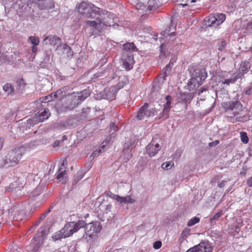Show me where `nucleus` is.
I'll use <instances>...</instances> for the list:
<instances>
[{"label":"nucleus","instance_id":"f257e3e1","mask_svg":"<svg viewBox=\"0 0 252 252\" xmlns=\"http://www.w3.org/2000/svg\"><path fill=\"white\" fill-rule=\"evenodd\" d=\"M78 11L85 18L93 20L85 21L84 23L93 28V32L98 34L107 27L114 23V15L102 10L91 3L83 1L78 6Z\"/></svg>","mask_w":252,"mask_h":252},{"label":"nucleus","instance_id":"f03ea898","mask_svg":"<svg viewBox=\"0 0 252 252\" xmlns=\"http://www.w3.org/2000/svg\"><path fill=\"white\" fill-rule=\"evenodd\" d=\"M191 77L188 83V89L190 91H195V94L200 95L204 92H207V89L201 88L196 89L203 83L207 76L205 68L202 66H189V67Z\"/></svg>","mask_w":252,"mask_h":252},{"label":"nucleus","instance_id":"7ed1b4c3","mask_svg":"<svg viewBox=\"0 0 252 252\" xmlns=\"http://www.w3.org/2000/svg\"><path fill=\"white\" fill-rule=\"evenodd\" d=\"M222 107L226 111L230 110L232 112L233 116H230V118L233 119V123L235 122H244L247 121V117L245 116H238L234 119V117L239 114L243 110V105L238 100L233 99L232 100L224 102Z\"/></svg>","mask_w":252,"mask_h":252},{"label":"nucleus","instance_id":"20e7f679","mask_svg":"<svg viewBox=\"0 0 252 252\" xmlns=\"http://www.w3.org/2000/svg\"><path fill=\"white\" fill-rule=\"evenodd\" d=\"M25 153L23 148H16L9 151L3 158V166L9 167L17 165Z\"/></svg>","mask_w":252,"mask_h":252},{"label":"nucleus","instance_id":"39448f33","mask_svg":"<svg viewBox=\"0 0 252 252\" xmlns=\"http://www.w3.org/2000/svg\"><path fill=\"white\" fill-rule=\"evenodd\" d=\"M89 95V91L87 90H84L81 92L74 93L73 94L68 96V100L69 101V102L65 106V109L67 110H72Z\"/></svg>","mask_w":252,"mask_h":252},{"label":"nucleus","instance_id":"423d86ee","mask_svg":"<svg viewBox=\"0 0 252 252\" xmlns=\"http://www.w3.org/2000/svg\"><path fill=\"white\" fill-rule=\"evenodd\" d=\"M82 115H74L70 116L65 120L60 121L56 124L58 128H70L74 127L82 122Z\"/></svg>","mask_w":252,"mask_h":252},{"label":"nucleus","instance_id":"0eeeda50","mask_svg":"<svg viewBox=\"0 0 252 252\" xmlns=\"http://www.w3.org/2000/svg\"><path fill=\"white\" fill-rule=\"evenodd\" d=\"M225 19V15L222 13H215L206 18L203 24L207 27L216 28L222 23Z\"/></svg>","mask_w":252,"mask_h":252},{"label":"nucleus","instance_id":"6e6552de","mask_svg":"<svg viewBox=\"0 0 252 252\" xmlns=\"http://www.w3.org/2000/svg\"><path fill=\"white\" fill-rule=\"evenodd\" d=\"M85 225V221L84 220H78L76 222H69L64 225L62 229V231H63L64 236L68 237L77 232L81 227H84Z\"/></svg>","mask_w":252,"mask_h":252},{"label":"nucleus","instance_id":"1a4fd4ad","mask_svg":"<svg viewBox=\"0 0 252 252\" xmlns=\"http://www.w3.org/2000/svg\"><path fill=\"white\" fill-rule=\"evenodd\" d=\"M50 115V113L49 109L44 108L43 111L41 110L40 112H38L33 117L29 119L28 123L31 125H35L48 119Z\"/></svg>","mask_w":252,"mask_h":252},{"label":"nucleus","instance_id":"9d476101","mask_svg":"<svg viewBox=\"0 0 252 252\" xmlns=\"http://www.w3.org/2000/svg\"><path fill=\"white\" fill-rule=\"evenodd\" d=\"M85 233L90 237L95 235L99 233L101 229V226L98 221H94L88 224L85 222Z\"/></svg>","mask_w":252,"mask_h":252},{"label":"nucleus","instance_id":"9b49d317","mask_svg":"<svg viewBox=\"0 0 252 252\" xmlns=\"http://www.w3.org/2000/svg\"><path fill=\"white\" fill-rule=\"evenodd\" d=\"M45 230L41 227L34 238V244L31 252H40L39 249L44 240V235L45 234Z\"/></svg>","mask_w":252,"mask_h":252},{"label":"nucleus","instance_id":"f8f14e48","mask_svg":"<svg viewBox=\"0 0 252 252\" xmlns=\"http://www.w3.org/2000/svg\"><path fill=\"white\" fill-rule=\"evenodd\" d=\"M62 43V39L55 35H44L42 44L46 45H51L55 47H58Z\"/></svg>","mask_w":252,"mask_h":252},{"label":"nucleus","instance_id":"ddd939ff","mask_svg":"<svg viewBox=\"0 0 252 252\" xmlns=\"http://www.w3.org/2000/svg\"><path fill=\"white\" fill-rule=\"evenodd\" d=\"M55 50L59 55H64L68 58L71 57L73 55L71 48L65 43H61L60 46L56 47Z\"/></svg>","mask_w":252,"mask_h":252},{"label":"nucleus","instance_id":"4468645a","mask_svg":"<svg viewBox=\"0 0 252 252\" xmlns=\"http://www.w3.org/2000/svg\"><path fill=\"white\" fill-rule=\"evenodd\" d=\"M121 58L123 65L124 66L126 70L128 71L131 69L134 63L133 55L122 54Z\"/></svg>","mask_w":252,"mask_h":252},{"label":"nucleus","instance_id":"2eb2a0df","mask_svg":"<svg viewBox=\"0 0 252 252\" xmlns=\"http://www.w3.org/2000/svg\"><path fill=\"white\" fill-rule=\"evenodd\" d=\"M159 145L156 139H153L151 142L146 147L147 153L150 157H154L159 151Z\"/></svg>","mask_w":252,"mask_h":252},{"label":"nucleus","instance_id":"dca6fc26","mask_svg":"<svg viewBox=\"0 0 252 252\" xmlns=\"http://www.w3.org/2000/svg\"><path fill=\"white\" fill-rule=\"evenodd\" d=\"M25 212L23 209L14 206L9 210V215L16 220H22Z\"/></svg>","mask_w":252,"mask_h":252},{"label":"nucleus","instance_id":"f3484780","mask_svg":"<svg viewBox=\"0 0 252 252\" xmlns=\"http://www.w3.org/2000/svg\"><path fill=\"white\" fill-rule=\"evenodd\" d=\"M113 198L117 201L121 205L128 203L133 204L135 202V200L132 195H127L125 197H122L119 195L113 194Z\"/></svg>","mask_w":252,"mask_h":252},{"label":"nucleus","instance_id":"a211bd4d","mask_svg":"<svg viewBox=\"0 0 252 252\" xmlns=\"http://www.w3.org/2000/svg\"><path fill=\"white\" fill-rule=\"evenodd\" d=\"M166 103L164 105V108L162 112L161 115L159 117L162 120H165L169 117V112L171 108V103L172 97L170 95H167L165 97Z\"/></svg>","mask_w":252,"mask_h":252},{"label":"nucleus","instance_id":"6ab92c4d","mask_svg":"<svg viewBox=\"0 0 252 252\" xmlns=\"http://www.w3.org/2000/svg\"><path fill=\"white\" fill-rule=\"evenodd\" d=\"M37 6L40 10H49L54 8L55 1L54 0H39Z\"/></svg>","mask_w":252,"mask_h":252},{"label":"nucleus","instance_id":"aec40b11","mask_svg":"<svg viewBox=\"0 0 252 252\" xmlns=\"http://www.w3.org/2000/svg\"><path fill=\"white\" fill-rule=\"evenodd\" d=\"M101 96L105 99L109 101L113 100L116 97V92L114 88L105 89L100 93Z\"/></svg>","mask_w":252,"mask_h":252},{"label":"nucleus","instance_id":"412c9836","mask_svg":"<svg viewBox=\"0 0 252 252\" xmlns=\"http://www.w3.org/2000/svg\"><path fill=\"white\" fill-rule=\"evenodd\" d=\"M251 64L249 62H244L240 64V66L238 69V71L236 72V74L238 76H240V78L242 79L244 75L247 73L249 69H250Z\"/></svg>","mask_w":252,"mask_h":252},{"label":"nucleus","instance_id":"4be33fe9","mask_svg":"<svg viewBox=\"0 0 252 252\" xmlns=\"http://www.w3.org/2000/svg\"><path fill=\"white\" fill-rule=\"evenodd\" d=\"M66 87H63L58 90L55 93L52 94L50 96L52 98L61 100L66 94Z\"/></svg>","mask_w":252,"mask_h":252},{"label":"nucleus","instance_id":"5701e85b","mask_svg":"<svg viewBox=\"0 0 252 252\" xmlns=\"http://www.w3.org/2000/svg\"><path fill=\"white\" fill-rule=\"evenodd\" d=\"M136 47L133 43H126L123 45L122 54H132V52L136 51Z\"/></svg>","mask_w":252,"mask_h":252},{"label":"nucleus","instance_id":"b1692460","mask_svg":"<svg viewBox=\"0 0 252 252\" xmlns=\"http://www.w3.org/2000/svg\"><path fill=\"white\" fill-rule=\"evenodd\" d=\"M197 246L202 252H212L213 248L208 241H202Z\"/></svg>","mask_w":252,"mask_h":252},{"label":"nucleus","instance_id":"393cba45","mask_svg":"<svg viewBox=\"0 0 252 252\" xmlns=\"http://www.w3.org/2000/svg\"><path fill=\"white\" fill-rule=\"evenodd\" d=\"M161 5V3L158 0H148L147 5L144 6L148 10H152L158 8Z\"/></svg>","mask_w":252,"mask_h":252},{"label":"nucleus","instance_id":"a878e982","mask_svg":"<svg viewBox=\"0 0 252 252\" xmlns=\"http://www.w3.org/2000/svg\"><path fill=\"white\" fill-rule=\"evenodd\" d=\"M240 78V76H238L236 74H234L229 78L222 79L221 82L222 84L229 85L230 83L234 84Z\"/></svg>","mask_w":252,"mask_h":252},{"label":"nucleus","instance_id":"bb28decb","mask_svg":"<svg viewBox=\"0 0 252 252\" xmlns=\"http://www.w3.org/2000/svg\"><path fill=\"white\" fill-rule=\"evenodd\" d=\"M148 104L145 103L137 112L136 118L138 120H142L144 116H146V110L148 108Z\"/></svg>","mask_w":252,"mask_h":252},{"label":"nucleus","instance_id":"cd10ccee","mask_svg":"<svg viewBox=\"0 0 252 252\" xmlns=\"http://www.w3.org/2000/svg\"><path fill=\"white\" fill-rule=\"evenodd\" d=\"M105 142L106 144L108 143L109 142L107 141V140H106L105 141H104L102 143V145L101 146V147L98 149V150H96L95 151H94L93 154L91 155V157H92L93 158H94L95 157H96L97 156H99V155L102 152V151H104V149L105 147V146L106 145H104V143Z\"/></svg>","mask_w":252,"mask_h":252},{"label":"nucleus","instance_id":"c85d7f7f","mask_svg":"<svg viewBox=\"0 0 252 252\" xmlns=\"http://www.w3.org/2000/svg\"><path fill=\"white\" fill-rule=\"evenodd\" d=\"M192 94L189 93H180L179 98L184 102H187L192 99Z\"/></svg>","mask_w":252,"mask_h":252},{"label":"nucleus","instance_id":"c756f323","mask_svg":"<svg viewBox=\"0 0 252 252\" xmlns=\"http://www.w3.org/2000/svg\"><path fill=\"white\" fill-rule=\"evenodd\" d=\"M118 129L117 126L114 123H111L109 126V133L110 139L114 138L115 137V132Z\"/></svg>","mask_w":252,"mask_h":252},{"label":"nucleus","instance_id":"7c9ffc66","mask_svg":"<svg viewBox=\"0 0 252 252\" xmlns=\"http://www.w3.org/2000/svg\"><path fill=\"white\" fill-rule=\"evenodd\" d=\"M175 26L173 25H171L168 29L165 30L163 32V36H173L175 35Z\"/></svg>","mask_w":252,"mask_h":252},{"label":"nucleus","instance_id":"2f4dec72","mask_svg":"<svg viewBox=\"0 0 252 252\" xmlns=\"http://www.w3.org/2000/svg\"><path fill=\"white\" fill-rule=\"evenodd\" d=\"M63 231H62V229L56 232L55 233L52 238L55 241H56L57 240H61L62 238H66V237L64 236V233H63Z\"/></svg>","mask_w":252,"mask_h":252},{"label":"nucleus","instance_id":"473e14b6","mask_svg":"<svg viewBox=\"0 0 252 252\" xmlns=\"http://www.w3.org/2000/svg\"><path fill=\"white\" fill-rule=\"evenodd\" d=\"M53 57L52 52L51 49H48L45 51L44 53V59L43 61L45 63L50 62L51 58Z\"/></svg>","mask_w":252,"mask_h":252},{"label":"nucleus","instance_id":"72a5a7b5","mask_svg":"<svg viewBox=\"0 0 252 252\" xmlns=\"http://www.w3.org/2000/svg\"><path fill=\"white\" fill-rule=\"evenodd\" d=\"M28 42L29 43L32 44V46H38L39 44L40 41L38 37L35 36H30L28 39Z\"/></svg>","mask_w":252,"mask_h":252},{"label":"nucleus","instance_id":"f704fd0d","mask_svg":"<svg viewBox=\"0 0 252 252\" xmlns=\"http://www.w3.org/2000/svg\"><path fill=\"white\" fill-rule=\"evenodd\" d=\"M3 90L6 92L8 94H12L14 92L13 87L9 83L5 84L3 87Z\"/></svg>","mask_w":252,"mask_h":252},{"label":"nucleus","instance_id":"c9c22d12","mask_svg":"<svg viewBox=\"0 0 252 252\" xmlns=\"http://www.w3.org/2000/svg\"><path fill=\"white\" fill-rule=\"evenodd\" d=\"M13 55H7L6 54H2L0 56V60L1 62L4 63H9L12 59Z\"/></svg>","mask_w":252,"mask_h":252},{"label":"nucleus","instance_id":"e433bc0d","mask_svg":"<svg viewBox=\"0 0 252 252\" xmlns=\"http://www.w3.org/2000/svg\"><path fill=\"white\" fill-rule=\"evenodd\" d=\"M173 165V162L172 161H169L162 163L161 165V168L163 169L168 170L170 169Z\"/></svg>","mask_w":252,"mask_h":252},{"label":"nucleus","instance_id":"4c0bfd02","mask_svg":"<svg viewBox=\"0 0 252 252\" xmlns=\"http://www.w3.org/2000/svg\"><path fill=\"white\" fill-rule=\"evenodd\" d=\"M189 234V231L187 230H184L182 232L180 238L179 239V241L180 242V243H183L184 240H186L187 236Z\"/></svg>","mask_w":252,"mask_h":252},{"label":"nucleus","instance_id":"58836bf2","mask_svg":"<svg viewBox=\"0 0 252 252\" xmlns=\"http://www.w3.org/2000/svg\"><path fill=\"white\" fill-rule=\"evenodd\" d=\"M200 220V219L197 217H194L192 219H190L188 222L187 225L188 226H191L199 222Z\"/></svg>","mask_w":252,"mask_h":252},{"label":"nucleus","instance_id":"ea45409f","mask_svg":"<svg viewBox=\"0 0 252 252\" xmlns=\"http://www.w3.org/2000/svg\"><path fill=\"white\" fill-rule=\"evenodd\" d=\"M222 215V212L220 211L215 214L213 217L210 219L211 223H215L216 220H217Z\"/></svg>","mask_w":252,"mask_h":252},{"label":"nucleus","instance_id":"a19ab883","mask_svg":"<svg viewBox=\"0 0 252 252\" xmlns=\"http://www.w3.org/2000/svg\"><path fill=\"white\" fill-rule=\"evenodd\" d=\"M240 135L242 142L245 144L247 143L249 141V138L247 136L246 133L244 132H241L240 133Z\"/></svg>","mask_w":252,"mask_h":252},{"label":"nucleus","instance_id":"79ce46f5","mask_svg":"<svg viewBox=\"0 0 252 252\" xmlns=\"http://www.w3.org/2000/svg\"><path fill=\"white\" fill-rule=\"evenodd\" d=\"M226 46V41L224 40L221 41L220 43H219L218 44V49L219 51H222L225 49Z\"/></svg>","mask_w":252,"mask_h":252},{"label":"nucleus","instance_id":"37998d69","mask_svg":"<svg viewBox=\"0 0 252 252\" xmlns=\"http://www.w3.org/2000/svg\"><path fill=\"white\" fill-rule=\"evenodd\" d=\"M155 113H157L156 110L154 108H151L149 110L147 109L146 110V116L149 117L152 116H154L155 114Z\"/></svg>","mask_w":252,"mask_h":252},{"label":"nucleus","instance_id":"c03bdc74","mask_svg":"<svg viewBox=\"0 0 252 252\" xmlns=\"http://www.w3.org/2000/svg\"><path fill=\"white\" fill-rule=\"evenodd\" d=\"M53 206H51L50 208L46 211L44 213L41 215V216L39 218L40 220H43L47 215L51 211L52 209L53 208Z\"/></svg>","mask_w":252,"mask_h":252},{"label":"nucleus","instance_id":"a18cd8bd","mask_svg":"<svg viewBox=\"0 0 252 252\" xmlns=\"http://www.w3.org/2000/svg\"><path fill=\"white\" fill-rule=\"evenodd\" d=\"M84 172L83 171H79L77 172L75 180L77 182L79 181L80 179H81L84 176Z\"/></svg>","mask_w":252,"mask_h":252},{"label":"nucleus","instance_id":"49530a36","mask_svg":"<svg viewBox=\"0 0 252 252\" xmlns=\"http://www.w3.org/2000/svg\"><path fill=\"white\" fill-rule=\"evenodd\" d=\"M65 170H64V171H61L57 175V178L59 180H60V181L61 182L62 181V183H63L64 182V181H63V175L65 174Z\"/></svg>","mask_w":252,"mask_h":252},{"label":"nucleus","instance_id":"de8ad7c7","mask_svg":"<svg viewBox=\"0 0 252 252\" xmlns=\"http://www.w3.org/2000/svg\"><path fill=\"white\" fill-rule=\"evenodd\" d=\"M197 245L189 249L186 252H202L201 250L198 249Z\"/></svg>","mask_w":252,"mask_h":252},{"label":"nucleus","instance_id":"09e8293b","mask_svg":"<svg viewBox=\"0 0 252 252\" xmlns=\"http://www.w3.org/2000/svg\"><path fill=\"white\" fill-rule=\"evenodd\" d=\"M161 247V242L160 241H157L153 244V247L155 249H158Z\"/></svg>","mask_w":252,"mask_h":252},{"label":"nucleus","instance_id":"8fccbe9b","mask_svg":"<svg viewBox=\"0 0 252 252\" xmlns=\"http://www.w3.org/2000/svg\"><path fill=\"white\" fill-rule=\"evenodd\" d=\"M168 75V73L166 71H162V73L159 75V79L162 78L163 80H166V77Z\"/></svg>","mask_w":252,"mask_h":252},{"label":"nucleus","instance_id":"3c124183","mask_svg":"<svg viewBox=\"0 0 252 252\" xmlns=\"http://www.w3.org/2000/svg\"><path fill=\"white\" fill-rule=\"evenodd\" d=\"M172 68L171 64L169 63L166 65L165 68L163 69L162 71H166L168 73H169Z\"/></svg>","mask_w":252,"mask_h":252},{"label":"nucleus","instance_id":"603ef678","mask_svg":"<svg viewBox=\"0 0 252 252\" xmlns=\"http://www.w3.org/2000/svg\"><path fill=\"white\" fill-rule=\"evenodd\" d=\"M245 94L246 95H248L252 94V86L251 87H250L246 89V90L245 92Z\"/></svg>","mask_w":252,"mask_h":252},{"label":"nucleus","instance_id":"864d4df0","mask_svg":"<svg viewBox=\"0 0 252 252\" xmlns=\"http://www.w3.org/2000/svg\"><path fill=\"white\" fill-rule=\"evenodd\" d=\"M247 184L249 187H252V176L247 180Z\"/></svg>","mask_w":252,"mask_h":252},{"label":"nucleus","instance_id":"5fc2aeb1","mask_svg":"<svg viewBox=\"0 0 252 252\" xmlns=\"http://www.w3.org/2000/svg\"><path fill=\"white\" fill-rule=\"evenodd\" d=\"M219 143V141L216 140L212 142H210L209 145L210 147H214V146L217 145Z\"/></svg>","mask_w":252,"mask_h":252},{"label":"nucleus","instance_id":"6e6d98bb","mask_svg":"<svg viewBox=\"0 0 252 252\" xmlns=\"http://www.w3.org/2000/svg\"><path fill=\"white\" fill-rule=\"evenodd\" d=\"M226 181H222L221 182H219L218 184V186L219 188H222L224 186V183L226 182Z\"/></svg>","mask_w":252,"mask_h":252},{"label":"nucleus","instance_id":"4d7b16f0","mask_svg":"<svg viewBox=\"0 0 252 252\" xmlns=\"http://www.w3.org/2000/svg\"><path fill=\"white\" fill-rule=\"evenodd\" d=\"M247 28L248 30H252V19L250 22L247 23Z\"/></svg>","mask_w":252,"mask_h":252},{"label":"nucleus","instance_id":"13d9d810","mask_svg":"<svg viewBox=\"0 0 252 252\" xmlns=\"http://www.w3.org/2000/svg\"><path fill=\"white\" fill-rule=\"evenodd\" d=\"M37 46H32V51L33 53H36L37 51Z\"/></svg>","mask_w":252,"mask_h":252},{"label":"nucleus","instance_id":"bf43d9fd","mask_svg":"<svg viewBox=\"0 0 252 252\" xmlns=\"http://www.w3.org/2000/svg\"><path fill=\"white\" fill-rule=\"evenodd\" d=\"M60 141H59V140H56V141H55L54 142V143H53V147H57V146H58L60 145Z\"/></svg>","mask_w":252,"mask_h":252},{"label":"nucleus","instance_id":"052dcab7","mask_svg":"<svg viewBox=\"0 0 252 252\" xmlns=\"http://www.w3.org/2000/svg\"><path fill=\"white\" fill-rule=\"evenodd\" d=\"M16 188V187H15L13 184H11L9 186L8 189L13 190L14 189H15Z\"/></svg>","mask_w":252,"mask_h":252},{"label":"nucleus","instance_id":"680f3d73","mask_svg":"<svg viewBox=\"0 0 252 252\" xmlns=\"http://www.w3.org/2000/svg\"><path fill=\"white\" fill-rule=\"evenodd\" d=\"M41 221L42 220H40L39 219V220L36 222L35 225H33V227L35 228L37 225H38V224L40 223Z\"/></svg>","mask_w":252,"mask_h":252},{"label":"nucleus","instance_id":"e2e57ef3","mask_svg":"<svg viewBox=\"0 0 252 252\" xmlns=\"http://www.w3.org/2000/svg\"><path fill=\"white\" fill-rule=\"evenodd\" d=\"M95 75H96V77H102V75L101 73L96 74H95Z\"/></svg>","mask_w":252,"mask_h":252},{"label":"nucleus","instance_id":"0e129e2a","mask_svg":"<svg viewBox=\"0 0 252 252\" xmlns=\"http://www.w3.org/2000/svg\"><path fill=\"white\" fill-rule=\"evenodd\" d=\"M67 139V137L65 135H63V140H65Z\"/></svg>","mask_w":252,"mask_h":252},{"label":"nucleus","instance_id":"69168bd1","mask_svg":"<svg viewBox=\"0 0 252 252\" xmlns=\"http://www.w3.org/2000/svg\"><path fill=\"white\" fill-rule=\"evenodd\" d=\"M249 155L250 156L252 157V149H250L249 151Z\"/></svg>","mask_w":252,"mask_h":252},{"label":"nucleus","instance_id":"338daca9","mask_svg":"<svg viewBox=\"0 0 252 252\" xmlns=\"http://www.w3.org/2000/svg\"><path fill=\"white\" fill-rule=\"evenodd\" d=\"M53 252H62V251L59 250H56L53 251Z\"/></svg>","mask_w":252,"mask_h":252},{"label":"nucleus","instance_id":"774afa93","mask_svg":"<svg viewBox=\"0 0 252 252\" xmlns=\"http://www.w3.org/2000/svg\"><path fill=\"white\" fill-rule=\"evenodd\" d=\"M196 1V0H191V2H195Z\"/></svg>","mask_w":252,"mask_h":252}]
</instances>
